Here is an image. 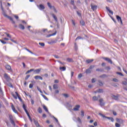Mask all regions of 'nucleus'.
Wrapping results in <instances>:
<instances>
[{
	"mask_svg": "<svg viewBox=\"0 0 127 127\" xmlns=\"http://www.w3.org/2000/svg\"><path fill=\"white\" fill-rule=\"evenodd\" d=\"M1 10L2 11L3 15L5 17H7V18H8V19H10L13 24H15V22L13 20V19L11 17L6 15V12H5V11H4V9H3V7H2V6H1Z\"/></svg>",
	"mask_w": 127,
	"mask_h": 127,
	"instance_id": "1",
	"label": "nucleus"
},
{
	"mask_svg": "<svg viewBox=\"0 0 127 127\" xmlns=\"http://www.w3.org/2000/svg\"><path fill=\"white\" fill-rule=\"evenodd\" d=\"M23 109H24L26 114H27V116L28 117L29 119L30 120V121H31V122L32 121V120H31V117H30V115H29V113H28V111H27V110L26 109V106H25V104H23Z\"/></svg>",
	"mask_w": 127,
	"mask_h": 127,
	"instance_id": "2",
	"label": "nucleus"
},
{
	"mask_svg": "<svg viewBox=\"0 0 127 127\" xmlns=\"http://www.w3.org/2000/svg\"><path fill=\"white\" fill-rule=\"evenodd\" d=\"M9 118L11 124L13 125V126H15V123H14V121H13V117H12V115H9Z\"/></svg>",
	"mask_w": 127,
	"mask_h": 127,
	"instance_id": "3",
	"label": "nucleus"
},
{
	"mask_svg": "<svg viewBox=\"0 0 127 127\" xmlns=\"http://www.w3.org/2000/svg\"><path fill=\"white\" fill-rule=\"evenodd\" d=\"M11 108L13 112L15 114L18 115V112H17V110H16V109H15V107H14V105H13V104H12V103H11Z\"/></svg>",
	"mask_w": 127,
	"mask_h": 127,
	"instance_id": "4",
	"label": "nucleus"
},
{
	"mask_svg": "<svg viewBox=\"0 0 127 127\" xmlns=\"http://www.w3.org/2000/svg\"><path fill=\"white\" fill-rule=\"evenodd\" d=\"M47 5L49 6V8L51 9L53 7L54 11L56 12H57V10H56V8H55V7L54 6H52V5H51V3H50V2H48L47 3Z\"/></svg>",
	"mask_w": 127,
	"mask_h": 127,
	"instance_id": "5",
	"label": "nucleus"
},
{
	"mask_svg": "<svg viewBox=\"0 0 127 127\" xmlns=\"http://www.w3.org/2000/svg\"><path fill=\"white\" fill-rule=\"evenodd\" d=\"M99 105L101 107H104L105 106V102H104V100L103 99H100L99 100Z\"/></svg>",
	"mask_w": 127,
	"mask_h": 127,
	"instance_id": "6",
	"label": "nucleus"
},
{
	"mask_svg": "<svg viewBox=\"0 0 127 127\" xmlns=\"http://www.w3.org/2000/svg\"><path fill=\"white\" fill-rule=\"evenodd\" d=\"M4 77L6 81H9L10 80V76L7 74V73L4 74Z\"/></svg>",
	"mask_w": 127,
	"mask_h": 127,
	"instance_id": "7",
	"label": "nucleus"
},
{
	"mask_svg": "<svg viewBox=\"0 0 127 127\" xmlns=\"http://www.w3.org/2000/svg\"><path fill=\"white\" fill-rule=\"evenodd\" d=\"M102 59H104V60H105V61H107V62H108V63H110L111 64H112V60H111V59L104 57H102Z\"/></svg>",
	"mask_w": 127,
	"mask_h": 127,
	"instance_id": "8",
	"label": "nucleus"
},
{
	"mask_svg": "<svg viewBox=\"0 0 127 127\" xmlns=\"http://www.w3.org/2000/svg\"><path fill=\"white\" fill-rule=\"evenodd\" d=\"M5 67L7 70V71H10V72H11L12 71V69H11V66L8 64H6L5 65Z\"/></svg>",
	"mask_w": 127,
	"mask_h": 127,
	"instance_id": "9",
	"label": "nucleus"
},
{
	"mask_svg": "<svg viewBox=\"0 0 127 127\" xmlns=\"http://www.w3.org/2000/svg\"><path fill=\"white\" fill-rule=\"evenodd\" d=\"M116 122H118L117 124H120V125L124 124V120H122L121 119L117 118Z\"/></svg>",
	"mask_w": 127,
	"mask_h": 127,
	"instance_id": "10",
	"label": "nucleus"
},
{
	"mask_svg": "<svg viewBox=\"0 0 127 127\" xmlns=\"http://www.w3.org/2000/svg\"><path fill=\"white\" fill-rule=\"evenodd\" d=\"M116 18L119 22H121V24H123V21L122 20V18L119 16V15H116Z\"/></svg>",
	"mask_w": 127,
	"mask_h": 127,
	"instance_id": "11",
	"label": "nucleus"
},
{
	"mask_svg": "<svg viewBox=\"0 0 127 127\" xmlns=\"http://www.w3.org/2000/svg\"><path fill=\"white\" fill-rule=\"evenodd\" d=\"M38 7L39 8V9H40V10H42L43 9H45V7L44 6V5H43V4H40L39 5H38Z\"/></svg>",
	"mask_w": 127,
	"mask_h": 127,
	"instance_id": "12",
	"label": "nucleus"
},
{
	"mask_svg": "<svg viewBox=\"0 0 127 127\" xmlns=\"http://www.w3.org/2000/svg\"><path fill=\"white\" fill-rule=\"evenodd\" d=\"M33 71L34 74H39V73H40V71H41V68L37 69L36 70L34 69Z\"/></svg>",
	"mask_w": 127,
	"mask_h": 127,
	"instance_id": "13",
	"label": "nucleus"
},
{
	"mask_svg": "<svg viewBox=\"0 0 127 127\" xmlns=\"http://www.w3.org/2000/svg\"><path fill=\"white\" fill-rule=\"evenodd\" d=\"M34 79H35V80H38V79H40V80H43V78H42V77H41V76L39 75L35 76Z\"/></svg>",
	"mask_w": 127,
	"mask_h": 127,
	"instance_id": "14",
	"label": "nucleus"
},
{
	"mask_svg": "<svg viewBox=\"0 0 127 127\" xmlns=\"http://www.w3.org/2000/svg\"><path fill=\"white\" fill-rule=\"evenodd\" d=\"M80 109V105H77L75 106V107L73 108V111H79V109Z\"/></svg>",
	"mask_w": 127,
	"mask_h": 127,
	"instance_id": "15",
	"label": "nucleus"
},
{
	"mask_svg": "<svg viewBox=\"0 0 127 127\" xmlns=\"http://www.w3.org/2000/svg\"><path fill=\"white\" fill-rule=\"evenodd\" d=\"M15 94L18 97V99L19 100L20 102H22V99H21V97H20V95L18 94V93L17 92H15Z\"/></svg>",
	"mask_w": 127,
	"mask_h": 127,
	"instance_id": "16",
	"label": "nucleus"
},
{
	"mask_svg": "<svg viewBox=\"0 0 127 127\" xmlns=\"http://www.w3.org/2000/svg\"><path fill=\"white\" fill-rule=\"evenodd\" d=\"M57 42V40H52L51 41L48 42V44L51 45V44H53L54 43H56Z\"/></svg>",
	"mask_w": 127,
	"mask_h": 127,
	"instance_id": "17",
	"label": "nucleus"
},
{
	"mask_svg": "<svg viewBox=\"0 0 127 127\" xmlns=\"http://www.w3.org/2000/svg\"><path fill=\"white\" fill-rule=\"evenodd\" d=\"M91 7L92 10L93 11L96 10V9H97V5H92V4H91Z\"/></svg>",
	"mask_w": 127,
	"mask_h": 127,
	"instance_id": "18",
	"label": "nucleus"
},
{
	"mask_svg": "<svg viewBox=\"0 0 127 127\" xmlns=\"http://www.w3.org/2000/svg\"><path fill=\"white\" fill-rule=\"evenodd\" d=\"M34 123L36 127H41L38 122L36 121L35 120H34Z\"/></svg>",
	"mask_w": 127,
	"mask_h": 127,
	"instance_id": "19",
	"label": "nucleus"
},
{
	"mask_svg": "<svg viewBox=\"0 0 127 127\" xmlns=\"http://www.w3.org/2000/svg\"><path fill=\"white\" fill-rule=\"evenodd\" d=\"M100 116L101 117H103L104 119H108V120H112V118L111 117H106L105 115L102 114H100Z\"/></svg>",
	"mask_w": 127,
	"mask_h": 127,
	"instance_id": "20",
	"label": "nucleus"
},
{
	"mask_svg": "<svg viewBox=\"0 0 127 127\" xmlns=\"http://www.w3.org/2000/svg\"><path fill=\"white\" fill-rule=\"evenodd\" d=\"M119 95H112V99H114V100H118L119 99Z\"/></svg>",
	"mask_w": 127,
	"mask_h": 127,
	"instance_id": "21",
	"label": "nucleus"
},
{
	"mask_svg": "<svg viewBox=\"0 0 127 127\" xmlns=\"http://www.w3.org/2000/svg\"><path fill=\"white\" fill-rule=\"evenodd\" d=\"M52 16H53V18H54L55 20L57 22L58 21V19H57V17L55 15V14L52 13L51 14Z\"/></svg>",
	"mask_w": 127,
	"mask_h": 127,
	"instance_id": "22",
	"label": "nucleus"
},
{
	"mask_svg": "<svg viewBox=\"0 0 127 127\" xmlns=\"http://www.w3.org/2000/svg\"><path fill=\"white\" fill-rule=\"evenodd\" d=\"M19 27L20 29H22V30H24V29H25L24 26L21 24H20L19 25Z\"/></svg>",
	"mask_w": 127,
	"mask_h": 127,
	"instance_id": "23",
	"label": "nucleus"
},
{
	"mask_svg": "<svg viewBox=\"0 0 127 127\" xmlns=\"http://www.w3.org/2000/svg\"><path fill=\"white\" fill-rule=\"evenodd\" d=\"M80 23L81 25H82V26H85V21H84L82 19L80 21Z\"/></svg>",
	"mask_w": 127,
	"mask_h": 127,
	"instance_id": "24",
	"label": "nucleus"
},
{
	"mask_svg": "<svg viewBox=\"0 0 127 127\" xmlns=\"http://www.w3.org/2000/svg\"><path fill=\"white\" fill-rule=\"evenodd\" d=\"M60 70H61V71H65L66 67H65V66L60 67Z\"/></svg>",
	"mask_w": 127,
	"mask_h": 127,
	"instance_id": "25",
	"label": "nucleus"
},
{
	"mask_svg": "<svg viewBox=\"0 0 127 127\" xmlns=\"http://www.w3.org/2000/svg\"><path fill=\"white\" fill-rule=\"evenodd\" d=\"M93 61H94V60L88 59V60H86V63H87V64H89V63H92V62H93Z\"/></svg>",
	"mask_w": 127,
	"mask_h": 127,
	"instance_id": "26",
	"label": "nucleus"
},
{
	"mask_svg": "<svg viewBox=\"0 0 127 127\" xmlns=\"http://www.w3.org/2000/svg\"><path fill=\"white\" fill-rule=\"evenodd\" d=\"M57 33V32H55V33L52 34H50L47 36V37H50L51 36H53V35H56V34Z\"/></svg>",
	"mask_w": 127,
	"mask_h": 127,
	"instance_id": "27",
	"label": "nucleus"
},
{
	"mask_svg": "<svg viewBox=\"0 0 127 127\" xmlns=\"http://www.w3.org/2000/svg\"><path fill=\"white\" fill-rule=\"evenodd\" d=\"M66 61H67V62H69V63H70V62H73V59H71V58H67V59H66Z\"/></svg>",
	"mask_w": 127,
	"mask_h": 127,
	"instance_id": "28",
	"label": "nucleus"
},
{
	"mask_svg": "<svg viewBox=\"0 0 127 127\" xmlns=\"http://www.w3.org/2000/svg\"><path fill=\"white\" fill-rule=\"evenodd\" d=\"M43 108L47 113H48V109H47V107L45 105L43 106Z\"/></svg>",
	"mask_w": 127,
	"mask_h": 127,
	"instance_id": "29",
	"label": "nucleus"
},
{
	"mask_svg": "<svg viewBox=\"0 0 127 127\" xmlns=\"http://www.w3.org/2000/svg\"><path fill=\"white\" fill-rule=\"evenodd\" d=\"M33 71H34V69H31L28 70V71L25 73V74H29V73H30V72H32Z\"/></svg>",
	"mask_w": 127,
	"mask_h": 127,
	"instance_id": "30",
	"label": "nucleus"
},
{
	"mask_svg": "<svg viewBox=\"0 0 127 127\" xmlns=\"http://www.w3.org/2000/svg\"><path fill=\"white\" fill-rule=\"evenodd\" d=\"M106 9L107 11H108L109 13L112 14V10L110 9V8L109 7H106Z\"/></svg>",
	"mask_w": 127,
	"mask_h": 127,
	"instance_id": "31",
	"label": "nucleus"
},
{
	"mask_svg": "<svg viewBox=\"0 0 127 127\" xmlns=\"http://www.w3.org/2000/svg\"><path fill=\"white\" fill-rule=\"evenodd\" d=\"M70 3L72 4V5L75 6V1L74 0H70Z\"/></svg>",
	"mask_w": 127,
	"mask_h": 127,
	"instance_id": "32",
	"label": "nucleus"
},
{
	"mask_svg": "<svg viewBox=\"0 0 127 127\" xmlns=\"http://www.w3.org/2000/svg\"><path fill=\"white\" fill-rule=\"evenodd\" d=\"M81 116L83 118L84 117V116H85V112H84V111H83V110H81Z\"/></svg>",
	"mask_w": 127,
	"mask_h": 127,
	"instance_id": "33",
	"label": "nucleus"
},
{
	"mask_svg": "<svg viewBox=\"0 0 127 127\" xmlns=\"http://www.w3.org/2000/svg\"><path fill=\"white\" fill-rule=\"evenodd\" d=\"M74 49L76 51L78 50V46H77V44H76V43H74Z\"/></svg>",
	"mask_w": 127,
	"mask_h": 127,
	"instance_id": "34",
	"label": "nucleus"
},
{
	"mask_svg": "<svg viewBox=\"0 0 127 127\" xmlns=\"http://www.w3.org/2000/svg\"><path fill=\"white\" fill-rule=\"evenodd\" d=\"M38 112L39 113V114H41L42 113V109L41 108L39 107L38 109Z\"/></svg>",
	"mask_w": 127,
	"mask_h": 127,
	"instance_id": "35",
	"label": "nucleus"
},
{
	"mask_svg": "<svg viewBox=\"0 0 127 127\" xmlns=\"http://www.w3.org/2000/svg\"><path fill=\"white\" fill-rule=\"evenodd\" d=\"M85 73H86L87 74L91 73V69H89V68L86 69L85 71Z\"/></svg>",
	"mask_w": 127,
	"mask_h": 127,
	"instance_id": "36",
	"label": "nucleus"
},
{
	"mask_svg": "<svg viewBox=\"0 0 127 127\" xmlns=\"http://www.w3.org/2000/svg\"><path fill=\"white\" fill-rule=\"evenodd\" d=\"M95 93H103V89H98L97 91L95 92Z\"/></svg>",
	"mask_w": 127,
	"mask_h": 127,
	"instance_id": "37",
	"label": "nucleus"
},
{
	"mask_svg": "<svg viewBox=\"0 0 127 127\" xmlns=\"http://www.w3.org/2000/svg\"><path fill=\"white\" fill-rule=\"evenodd\" d=\"M34 85V84L33 83H30L29 85V89H32V87H33Z\"/></svg>",
	"mask_w": 127,
	"mask_h": 127,
	"instance_id": "38",
	"label": "nucleus"
},
{
	"mask_svg": "<svg viewBox=\"0 0 127 127\" xmlns=\"http://www.w3.org/2000/svg\"><path fill=\"white\" fill-rule=\"evenodd\" d=\"M25 50L28 51V52H29V53H31V54H34L32 52H31L30 50H29L27 48H25Z\"/></svg>",
	"mask_w": 127,
	"mask_h": 127,
	"instance_id": "39",
	"label": "nucleus"
},
{
	"mask_svg": "<svg viewBox=\"0 0 127 127\" xmlns=\"http://www.w3.org/2000/svg\"><path fill=\"white\" fill-rule=\"evenodd\" d=\"M115 127H121V124H120L119 123H116L115 124Z\"/></svg>",
	"mask_w": 127,
	"mask_h": 127,
	"instance_id": "40",
	"label": "nucleus"
},
{
	"mask_svg": "<svg viewBox=\"0 0 127 127\" xmlns=\"http://www.w3.org/2000/svg\"><path fill=\"white\" fill-rule=\"evenodd\" d=\"M93 101H98V97L97 96H94L93 97Z\"/></svg>",
	"mask_w": 127,
	"mask_h": 127,
	"instance_id": "41",
	"label": "nucleus"
},
{
	"mask_svg": "<svg viewBox=\"0 0 127 127\" xmlns=\"http://www.w3.org/2000/svg\"><path fill=\"white\" fill-rule=\"evenodd\" d=\"M53 88H54V89H58V85H57V84H54Z\"/></svg>",
	"mask_w": 127,
	"mask_h": 127,
	"instance_id": "42",
	"label": "nucleus"
},
{
	"mask_svg": "<svg viewBox=\"0 0 127 127\" xmlns=\"http://www.w3.org/2000/svg\"><path fill=\"white\" fill-rule=\"evenodd\" d=\"M5 34H6V35H7V37H8L9 38H11V36H10L9 34L7 33H5Z\"/></svg>",
	"mask_w": 127,
	"mask_h": 127,
	"instance_id": "43",
	"label": "nucleus"
},
{
	"mask_svg": "<svg viewBox=\"0 0 127 127\" xmlns=\"http://www.w3.org/2000/svg\"><path fill=\"white\" fill-rule=\"evenodd\" d=\"M113 82H116V83H118V82H119V80L117 78H113Z\"/></svg>",
	"mask_w": 127,
	"mask_h": 127,
	"instance_id": "44",
	"label": "nucleus"
},
{
	"mask_svg": "<svg viewBox=\"0 0 127 127\" xmlns=\"http://www.w3.org/2000/svg\"><path fill=\"white\" fill-rule=\"evenodd\" d=\"M100 78H105V77H107V75L106 74H103L100 75Z\"/></svg>",
	"mask_w": 127,
	"mask_h": 127,
	"instance_id": "45",
	"label": "nucleus"
},
{
	"mask_svg": "<svg viewBox=\"0 0 127 127\" xmlns=\"http://www.w3.org/2000/svg\"><path fill=\"white\" fill-rule=\"evenodd\" d=\"M99 86H103V84L101 80L98 81Z\"/></svg>",
	"mask_w": 127,
	"mask_h": 127,
	"instance_id": "46",
	"label": "nucleus"
},
{
	"mask_svg": "<svg viewBox=\"0 0 127 127\" xmlns=\"http://www.w3.org/2000/svg\"><path fill=\"white\" fill-rule=\"evenodd\" d=\"M0 42H1L2 43V44H6V42H5L2 40L0 39Z\"/></svg>",
	"mask_w": 127,
	"mask_h": 127,
	"instance_id": "47",
	"label": "nucleus"
},
{
	"mask_svg": "<svg viewBox=\"0 0 127 127\" xmlns=\"http://www.w3.org/2000/svg\"><path fill=\"white\" fill-rule=\"evenodd\" d=\"M96 71H100V72H103V71H104V69L97 68V69H96Z\"/></svg>",
	"mask_w": 127,
	"mask_h": 127,
	"instance_id": "48",
	"label": "nucleus"
},
{
	"mask_svg": "<svg viewBox=\"0 0 127 127\" xmlns=\"http://www.w3.org/2000/svg\"><path fill=\"white\" fill-rule=\"evenodd\" d=\"M39 45H40L41 46H42L43 47L44 46H45V44H44V43H39Z\"/></svg>",
	"mask_w": 127,
	"mask_h": 127,
	"instance_id": "49",
	"label": "nucleus"
},
{
	"mask_svg": "<svg viewBox=\"0 0 127 127\" xmlns=\"http://www.w3.org/2000/svg\"><path fill=\"white\" fill-rule=\"evenodd\" d=\"M29 77H30V75H27V76H26L25 78V80H28V78H29Z\"/></svg>",
	"mask_w": 127,
	"mask_h": 127,
	"instance_id": "50",
	"label": "nucleus"
},
{
	"mask_svg": "<svg viewBox=\"0 0 127 127\" xmlns=\"http://www.w3.org/2000/svg\"><path fill=\"white\" fill-rule=\"evenodd\" d=\"M122 84H123V85H127V81H123Z\"/></svg>",
	"mask_w": 127,
	"mask_h": 127,
	"instance_id": "51",
	"label": "nucleus"
},
{
	"mask_svg": "<svg viewBox=\"0 0 127 127\" xmlns=\"http://www.w3.org/2000/svg\"><path fill=\"white\" fill-rule=\"evenodd\" d=\"M117 74L118 75H120V76H122V77H124V74L122 72H117Z\"/></svg>",
	"mask_w": 127,
	"mask_h": 127,
	"instance_id": "52",
	"label": "nucleus"
},
{
	"mask_svg": "<svg viewBox=\"0 0 127 127\" xmlns=\"http://www.w3.org/2000/svg\"><path fill=\"white\" fill-rule=\"evenodd\" d=\"M37 88L38 91H39V92H40V93H42V91H41V89H40V88H39V87L37 86Z\"/></svg>",
	"mask_w": 127,
	"mask_h": 127,
	"instance_id": "53",
	"label": "nucleus"
},
{
	"mask_svg": "<svg viewBox=\"0 0 127 127\" xmlns=\"http://www.w3.org/2000/svg\"><path fill=\"white\" fill-rule=\"evenodd\" d=\"M63 96H64V97H65V98H68V97H69V96L67 94H63Z\"/></svg>",
	"mask_w": 127,
	"mask_h": 127,
	"instance_id": "54",
	"label": "nucleus"
},
{
	"mask_svg": "<svg viewBox=\"0 0 127 127\" xmlns=\"http://www.w3.org/2000/svg\"><path fill=\"white\" fill-rule=\"evenodd\" d=\"M77 121L78 122H79L80 123V124H81V123H82V121H81V119H80V118H77Z\"/></svg>",
	"mask_w": 127,
	"mask_h": 127,
	"instance_id": "55",
	"label": "nucleus"
},
{
	"mask_svg": "<svg viewBox=\"0 0 127 127\" xmlns=\"http://www.w3.org/2000/svg\"><path fill=\"white\" fill-rule=\"evenodd\" d=\"M95 67V65H90L89 69L91 70V69H93Z\"/></svg>",
	"mask_w": 127,
	"mask_h": 127,
	"instance_id": "56",
	"label": "nucleus"
},
{
	"mask_svg": "<svg viewBox=\"0 0 127 127\" xmlns=\"http://www.w3.org/2000/svg\"><path fill=\"white\" fill-rule=\"evenodd\" d=\"M82 37L78 36L75 39V41L78 40V39H81Z\"/></svg>",
	"mask_w": 127,
	"mask_h": 127,
	"instance_id": "57",
	"label": "nucleus"
},
{
	"mask_svg": "<svg viewBox=\"0 0 127 127\" xmlns=\"http://www.w3.org/2000/svg\"><path fill=\"white\" fill-rule=\"evenodd\" d=\"M54 57L55 58H56V59H59V56H58L54 55Z\"/></svg>",
	"mask_w": 127,
	"mask_h": 127,
	"instance_id": "58",
	"label": "nucleus"
},
{
	"mask_svg": "<svg viewBox=\"0 0 127 127\" xmlns=\"http://www.w3.org/2000/svg\"><path fill=\"white\" fill-rule=\"evenodd\" d=\"M3 40H5L6 41H8V40H9V38H3Z\"/></svg>",
	"mask_w": 127,
	"mask_h": 127,
	"instance_id": "59",
	"label": "nucleus"
},
{
	"mask_svg": "<svg viewBox=\"0 0 127 127\" xmlns=\"http://www.w3.org/2000/svg\"><path fill=\"white\" fill-rule=\"evenodd\" d=\"M12 96L13 97V98L17 100V97L15 95H14V94H12Z\"/></svg>",
	"mask_w": 127,
	"mask_h": 127,
	"instance_id": "60",
	"label": "nucleus"
},
{
	"mask_svg": "<svg viewBox=\"0 0 127 127\" xmlns=\"http://www.w3.org/2000/svg\"><path fill=\"white\" fill-rule=\"evenodd\" d=\"M31 103L32 105H34V101L33 100V99L31 100Z\"/></svg>",
	"mask_w": 127,
	"mask_h": 127,
	"instance_id": "61",
	"label": "nucleus"
},
{
	"mask_svg": "<svg viewBox=\"0 0 127 127\" xmlns=\"http://www.w3.org/2000/svg\"><path fill=\"white\" fill-rule=\"evenodd\" d=\"M82 75L81 73L78 74V78H82Z\"/></svg>",
	"mask_w": 127,
	"mask_h": 127,
	"instance_id": "62",
	"label": "nucleus"
},
{
	"mask_svg": "<svg viewBox=\"0 0 127 127\" xmlns=\"http://www.w3.org/2000/svg\"><path fill=\"white\" fill-rule=\"evenodd\" d=\"M113 114L114 116H117V112L113 111Z\"/></svg>",
	"mask_w": 127,
	"mask_h": 127,
	"instance_id": "63",
	"label": "nucleus"
},
{
	"mask_svg": "<svg viewBox=\"0 0 127 127\" xmlns=\"http://www.w3.org/2000/svg\"><path fill=\"white\" fill-rule=\"evenodd\" d=\"M96 81L95 80V78H92V83H95Z\"/></svg>",
	"mask_w": 127,
	"mask_h": 127,
	"instance_id": "64",
	"label": "nucleus"
}]
</instances>
